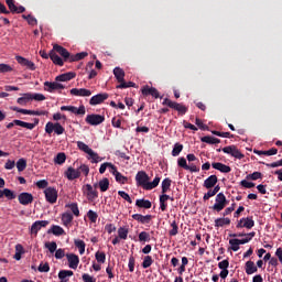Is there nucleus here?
<instances>
[{"instance_id":"nucleus-16","label":"nucleus","mask_w":282,"mask_h":282,"mask_svg":"<svg viewBox=\"0 0 282 282\" xmlns=\"http://www.w3.org/2000/svg\"><path fill=\"white\" fill-rule=\"evenodd\" d=\"M142 96H152V98H160V91L155 87H150L145 85L141 88Z\"/></svg>"},{"instance_id":"nucleus-43","label":"nucleus","mask_w":282,"mask_h":282,"mask_svg":"<svg viewBox=\"0 0 282 282\" xmlns=\"http://www.w3.org/2000/svg\"><path fill=\"white\" fill-rule=\"evenodd\" d=\"M74 243L78 248L79 254H85V247H86L85 241L80 239H75Z\"/></svg>"},{"instance_id":"nucleus-40","label":"nucleus","mask_w":282,"mask_h":282,"mask_svg":"<svg viewBox=\"0 0 282 282\" xmlns=\"http://www.w3.org/2000/svg\"><path fill=\"white\" fill-rule=\"evenodd\" d=\"M171 230L169 231L170 237H175L180 232V227L177 226V221L173 220L171 223Z\"/></svg>"},{"instance_id":"nucleus-62","label":"nucleus","mask_w":282,"mask_h":282,"mask_svg":"<svg viewBox=\"0 0 282 282\" xmlns=\"http://www.w3.org/2000/svg\"><path fill=\"white\" fill-rule=\"evenodd\" d=\"M229 265H230V261H228V259L223 260L218 263L219 270H228Z\"/></svg>"},{"instance_id":"nucleus-36","label":"nucleus","mask_w":282,"mask_h":282,"mask_svg":"<svg viewBox=\"0 0 282 282\" xmlns=\"http://www.w3.org/2000/svg\"><path fill=\"white\" fill-rule=\"evenodd\" d=\"M99 186L101 193H107L109 191V178L105 177L97 184Z\"/></svg>"},{"instance_id":"nucleus-19","label":"nucleus","mask_w":282,"mask_h":282,"mask_svg":"<svg viewBox=\"0 0 282 282\" xmlns=\"http://www.w3.org/2000/svg\"><path fill=\"white\" fill-rule=\"evenodd\" d=\"M73 78H76V73L75 72H68L61 74L55 77L56 83H67L69 80H73Z\"/></svg>"},{"instance_id":"nucleus-55","label":"nucleus","mask_w":282,"mask_h":282,"mask_svg":"<svg viewBox=\"0 0 282 282\" xmlns=\"http://www.w3.org/2000/svg\"><path fill=\"white\" fill-rule=\"evenodd\" d=\"M129 87H135V83H133V82H122V84H119L118 86H117V89H129Z\"/></svg>"},{"instance_id":"nucleus-48","label":"nucleus","mask_w":282,"mask_h":282,"mask_svg":"<svg viewBox=\"0 0 282 282\" xmlns=\"http://www.w3.org/2000/svg\"><path fill=\"white\" fill-rule=\"evenodd\" d=\"M45 248L51 252V254H54L56 252V249L58 248V245H56L55 241L46 242Z\"/></svg>"},{"instance_id":"nucleus-23","label":"nucleus","mask_w":282,"mask_h":282,"mask_svg":"<svg viewBox=\"0 0 282 282\" xmlns=\"http://www.w3.org/2000/svg\"><path fill=\"white\" fill-rule=\"evenodd\" d=\"M65 175H66L67 180H69L70 182L74 180H78V177H80V170H76L74 167H68L65 172Z\"/></svg>"},{"instance_id":"nucleus-35","label":"nucleus","mask_w":282,"mask_h":282,"mask_svg":"<svg viewBox=\"0 0 282 282\" xmlns=\"http://www.w3.org/2000/svg\"><path fill=\"white\" fill-rule=\"evenodd\" d=\"M12 111H17L18 113H23L24 116H36V111L34 110H28V109H21L19 107H11Z\"/></svg>"},{"instance_id":"nucleus-7","label":"nucleus","mask_w":282,"mask_h":282,"mask_svg":"<svg viewBox=\"0 0 282 282\" xmlns=\"http://www.w3.org/2000/svg\"><path fill=\"white\" fill-rule=\"evenodd\" d=\"M85 121L91 127H98V124H102V122H105V116L96 113L87 115Z\"/></svg>"},{"instance_id":"nucleus-9","label":"nucleus","mask_w":282,"mask_h":282,"mask_svg":"<svg viewBox=\"0 0 282 282\" xmlns=\"http://www.w3.org/2000/svg\"><path fill=\"white\" fill-rule=\"evenodd\" d=\"M55 54H59V56H62V58L64 59L65 63H67V61L70 63V59H72V55L69 54V51H67V48L58 45V44H55L53 46V50H52Z\"/></svg>"},{"instance_id":"nucleus-26","label":"nucleus","mask_w":282,"mask_h":282,"mask_svg":"<svg viewBox=\"0 0 282 282\" xmlns=\"http://www.w3.org/2000/svg\"><path fill=\"white\" fill-rule=\"evenodd\" d=\"M212 166L216 171H220V173H230V171H232V169H230V166H228L224 163H219V162L212 163Z\"/></svg>"},{"instance_id":"nucleus-53","label":"nucleus","mask_w":282,"mask_h":282,"mask_svg":"<svg viewBox=\"0 0 282 282\" xmlns=\"http://www.w3.org/2000/svg\"><path fill=\"white\" fill-rule=\"evenodd\" d=\"M87 217L91 221V224H96V221H98V214L91 209L88 210Z\"/></svg>"},{"instance_id":"nucleus-28","label":"nucleus","mask_w":282,"mask_h":282,"mask_svg":"<svg viewBox=\"0 0 282 282\" xmlns=\"http://www.w3.org/2000/svg\"><path fill=\"white\" fill-rule=\"evenodd\" d=\"M30 100H36V94L34 95L25 94L23 97L18 98V105H21L23 107L28 105Z\"/></svg>"},{"instance_id":"nucleus-21","label":"nucleus","mask_w":282,"mask_h":282,"mask_svg":"<svg viewBox=\"0 0 282 282\" xmlns=\"http://www.w3.org/2000/svg\"><path fill=\"white\" fill-rule=\"evenodd\" d=\"M217 182H219V178H217V175L213 174L204 181L203 186L207 189L215 188V186H217Z\"/></svg>"},{"instance_id":"nucleus-47","label":"nucleus","mask_w":282,"mask_h":282,"mask_svg":"<svg viewBox=\"0 0 282 282\" xmlns=\"http://www.w3.org/2000/svg\"><path fill=\"white\" fill-rule=\"evenodd\" d=\"M229 246H230V250H232L234 252H238L239 250V239L234 238L229 240Z\"/></svg>"},{"instance_id":"nucleus-59","label":"nucleus","mask_w":282,"mask_h":282,"mask_svg":"<svg viewBox=\"0 0 282 282\" xmlns=\"http://www.w3.org/2000/svg\"><path fill=\"white\" fill-rule=\"evenodd\" d=\"M177 164L181 169H184L185 171H187L188 163H186V159L184 156L177 159Z\"/></svg>"},{"instance_id":"nucleus-34","label":"nucleus","mask_w":282,"mask_h":282,"mask_svg":"<svg viewBox=\"0 0 282 282\" xmlns=\"http://www.w3.org/2000/svg\"><path fill=\"white\" fill-rule=\"evenodd\" d=\"M224 226H230V218H217L215 220V228H224Z\"/></svg>"},{"instance_id":"nucleus-52","label":"nucleus","mask_w":282,"mask_h":282,"mask_svg":"<svg viewBox=\"0 0 282 282\" xmlns=\"http://www.w3.org/2000/svg\"><path fill=\"white\" fill-rule=\"evenodd\" d=\"M28 166V163L25 162V159H20L17 162V169L21 173L22 171H25V167Z\"/></svg>"},{"instance_id":"nucleus-37","label":"nucleus","mask_w":282,"mask_h":282,"mask_svg":"<svg viewBox=\"0 0 282 282\" xmlns=\"http://www.w3.org/2000/svg\"><path fill=\"white\" fill-rule=\"evenodd\" d=\"M89 54L87 52L77 53L75 55H70V63H76L77 61H83V58H87Z\"/></svg>"},{"instance_id":"nucleus-38","label":"nucleus","mask_w":282,"mask_h":282,"mask_svg":"<svg viewBox=\"0 0 282 282\" xmlns=\"http://www.w3.org/2000/svg\"><path fill=\"white\" fill-rule=\"evenodd\" d=\"M184 151V145L182 143H175L172 150V156L177 158Z\"/></svg>"},{"instance_id":"nucleus-24","label":"nucleus","mask_w":282,"mask_h":282,"mask_svg":"<svg viewBox=\"0 0 282 282\" xmlns=\"http://www.w3.org/2000/svg\"><path fill=\"white\" fill-rule=\"evenodd\" d=\"M48 56L54 65H58V67H63L65 65V59L61 58L58 54H56L53 50L50 51Z\"/></svg>"},{"instance_id":"nucleus-63","label":"nucleus","mask_w":282,"mask_h":282,"mask_svg":"<svg viewBox=\"0 0 282 282\" xmlns=\"http://www.w3.org/2000/svg\"><path fill=\"white\" fill-rule=\"evenodd\" d=\"M84 282H96V278L89 275L88 273H84L82 275Z\"/></svg>"},{"instance_id":"nucleus-51","label":"nucleus","mask_w":282,"mask_h":282,"mask_svg":"<svg viewBox=\"0 0 282 282\" xmlns=\"http://www.w3.org/2000/svg\"><path fill=\"white\" fill-rule=\"evenodd\" d=\"M139 241H141V242L151 241V235H149V232H147V231H141L139 234Z\"/></svg>"},{"instance_id":"nucleus-42","label":"nucleus","mask_w":282,"mask_h":282,"mask_svg":"<svg viewBox=\"0 0 282 282\" xmlns=\"http://www.w3.org/2000/svg\"><path fill=\"white\" fill-rule=\"evenodd\" d=\"M115 180L116 182H118V184H127V182H129V178L124 175H122V173L117 172L115 174Z\"/></svg>"},{"instance_id":"nucleus-54","label":"nucleus","mask_w":282,"mask_h":282,"mask_svg":"<svg viewBox=\"0 0 282 282\" xmlns=\"http://www.w3.org/2000/svg\"><path fill=\"white\" fill-rule=\"evenodd\" d=\"M118 195L121 196L122 199H124L126 202H128V204H133V199H131V196H129V194L124 191H119Z\"/></svg>"},{"instance_id":"nucleus-30","label":"nucleus","mask_w":282,"mask_h":282,"mask_svg":"<svg viewBox=\"0 0 282 282\" xmlns=\"http://www.w3.org/2000/svg\"><path fill=\"white\" fill-rule=\"evenodd\" d=\"M48 235H55V237H61L63 235H65V229H63V227L58 226V225H53L51 227V229H48Z\"/></svg>"},{"instance_id":"nucleus-39","label":"nucleus","mask_w":282,"mask_h":282,"mask_svg":"<svg viewBox=\"0 0 282 282\" xmlns=\"http://www.w3.org/2000/svg\"><path fill=\"white\" fill-rule=\"evenodd\" d=\"M160 176H155L153 182H148L147 191H153V188H158L160 186Z\"/></svg>"},{"instance_id":"nucleus-57","label":"nucleus","mask_w":282,"mask_h":282,"mask_svg":"<svg viewBox=\"0 0 282 282\" xmlns=\"http://www.w3.org/2000/svg\"><path fill=\"white\" fill-rule=\"evenodd\" d=\"M39 272H50V263L48 262H41L37 267Z\"/></svg>"},{"instance_id":"nucleus-27","label":"nucleus","mask_w":282,"mask_h":282,"mask_svg":"<svg viewBox=\"0 0 282 282\" xmlns=\"http://www.w3.org/2000/svg\"><path fill=\"white\" fill-rule=\"evenodd\" d=\"M245 271L246 274H254L256 272H259V268L254 265V262L252 260H249L245 264Z\"/></svg>"},{"instance_id":"nucleus-22","label":"nucleus","mask_w":282,"mask_h":282,"mask_svg":"<svg viewBox=\"0 0 282 282\" xmlns=\"http://www.w3.org/2000/svg\"><path fill=\"white\" fill-rule=\"evenodd\" d=\"M7 6L12 13L22 14V12H25V8L23 6L17 7L14 0H7Z\"/></svg>"},{"instance_id":"nucleus-60","label":"nucleus","mask_w":282,"mask_h":282,"mask_svg":"<svg viewBox=\"0 0 282 282\" xmlns=\"http://www.w3.org/2000/svg\"><path fill=\"white\" fill-rule=\"evenodd\" d=\"M3 194H4V197H7V199H15L17 198V195H14V192H12L9 188H4Z\"/></svg>"},{"instance_id":"nucleus-31","label":"nucleus","mask_w":282,"mask_h":282,"mask_svg":"<svg viewBox=\"0 0 282 282\" xmlns=\"http://www.w3.org/2000/svg\"><path fill=\"white\" fill-rule=\"evenodd\" d=\"M171 184H173V181L170 177H166L161 183V193L163 195H166L167 191H171Z\"/></svg>"},{"instance_id":"nucleus-33","label":"nucleus","mask_w":282,"mask_h":282,"mask_svg":"<svg viewBox=\"0 0 282 282\" xmlns=\"http://www.w3.org/2000/svg\"><path fill=\"white\" fill-rule=\"evenodd\" d=\"M135 206H138V208H145L147 210H149V208H151L153 204L149 199L141 198L135 200Z\"/></svg>"},{"instance_id":"nucleus-3","label":"nucleus","mask_w":282,"mask_h":282,"mask_svg":"<svg viewBox=\"0 0 282 282\" xmlns=\"http://www.w3.org/2000/svg\"><path fill=\"white\" fill-rule=\"evenodd\" d=\"M98 183L94 184H86L83 186V194L87 197L88 202H94L95 199H98Z\"/></svg>"},{"instance_id":"nucleus-56","label":"nucleus","mask_w":282,"mask_h":282,"mask_svg":"<svg viewBox=\"0 0 282 282\" xmlns=\"http://www.w3.org/2000/svg\"><path fill=\"white\" fill-rule=\"evenodd\" d=\"M111 124L115 127V129H122V120L118 119V117L112 118Z\"/></svg>"},{"instance_id":"nucleus-41","label":"nucleus","mask_w":282,"mask_h":282,"mask_svg":"<svg viewBox=\"0 0 282 282\" xmlns=\"http://www.w3.org/2000/svg\"><path fill=\"white\" fill-rule=\"evenodd\" d=\"M65 160H67V155H65V153L59 152L57 153V155L54 159V163L55 164H65Z\"/></svg>"},{"instance_id":"nucleus-32","label":"nucleus","mask_w":282,"mask_h":282,"mask_svg":"<svg viewBox=\"0 0 282 282\" xmlns=\"http://www.w3.org/2000/svg\"><path fill=\"white\" fill-rule=\"evenodd\" d=\"M72 221H74V215H72V213H64L62 215L63 226H65L66 228H69V226L72 225Z\"/></svg>"},{"instance_id":"nucleus-15","label":"nucleus","mask_w":282,"mask_h":282,"mask_svg":"<svg viewBox=\"0 0 282 282\" xmlns=\"http://www.w3.org/2000/svg\"><path fill=\"white\" fill-rule=\"evenodd\" d=\"M44 87H45V91H48L50 94L58 89H65V86L58 82H45Z\"/></svg>"},{"instance_id":"nucleus-12","label":"nucleus","mask_w":282,"mask_h":282,"mask_svg":"<svg viewBox=\"0 0 282 282\" xmlns=\"http://www.w3.org/2000/svg\"><path fill=\"white\" fill-rule=\"evenodd\" d=\"M108 98H109V94L107 93L97 94L90 98L89 105L91 107H96V105H102V102H105V100H107Z\"/></svg>"},{"instance_id":"nucleus-4","label":"nucleus","mask_w":282,"mask_h":282,"mask_svg":"<svg viewBox=\"0 0 282 282\" xmlns=\"http://www.w3.org/2000/svg\"><path fill=\"white\" fill-rule=\"evenodd\" d=\"M162 105L170 107V109H174V111H178L180 116H185V113L188 111V107L184 106L183 104L172 101L169 98H165Z\"/></svg>"},{"instance_id":"nucleus-6","label":"nucleus","mask_w":282,"mask_h":282,"mask_svg":"<svg viewBox=\"0 0 282 282\" xmlns=\"http://www.w3.org/2000/svg\"><path fill=\"white\" fill-rule=\"evenodd\" d=\"M223 152L227 153V155H231V158H236V160H243L246 155L239 151L237 145H228L223 148Z\"/></svg>"},{"instance_id":"nucleus-18","label":"nucleus","mask_w":282,"mask_h":282,"mask_svg":"<svg viewBox=\"0 0 282 282\" xmlns=\"http://www.w3.org/2000/svg\"><path fill=\"white\" fill-rule=\"evenodd\" d=\"M70 95L79 96L82 98H89V96H91V90H89L87 88H72Z\"/></svg>"},{"instance_id":"nucleus-58","label":"nucleus","mask_w":282,"mask_h":282,"mask_svg":"<svg viewBox=\"0 0 282 282\" xmlns=\"http://www.w3.org/2000/svg\"><path fill=\"white\" fill-rule=\"evenodd\" d=\"M36 186L37 188L46 191L47 186H50V182H47V180H40L36 182Z\"/></svg>"},{"instance_id":"nucleus-20","label":"nucleus","mask_w":282,"mask_h":282,"mask_svg":"<svg viewBox=\"0 0 282 282\" xmlns=\"http://www.w3.org/2000/svg\"><path fill=\"white\" fill-rule=\"evenodd\" d=\"M18 199L20 204H22V206H28V204H32V202H34V196H32V194L30 193L24 192L18 196Z\"/></svg>"},{"instance_id":"nucleus-46","label":"nucleus","mask_w":282,"mask_h":282,"mask_svg":"<svg viewBox=\"0 0 282 282\" xmlns=\"http://www.w3.org/2000/svg\"><path fill=\"white\" fill-rule=\"evenodd\" d=\"M75 217H80V209H78V203H72L67 205Z\"/></svg>"},{"instance_id":"nucleus-8","label":"nucleus","mask_w":282,"mask_h":282,"mask_svg":"<svg viewBox=\"0 0 282 282\" xmlns=\"http://www.w3.org/2000/svg\"><path fill=\"white\" fill-rule=\"evenodd\" d=\"M44 195L48 204H56L58 199V191H56V188L47 187L46 189H44Z\"/></svg>"},{"instance_id":"nucleus-10","label":"nucleus","mask_w":282,"mask_h":282,"mask_svg":"<svg viewBox=\"0 0 282 282\" xmlns=\"http://www.w3.org/2000/svg\"><path fill=\"white\" fill-rule=\"evenodd\" d=\"M236 228H247V230H252V228H254V219H252V217H243L237 221Z\"/></svg>"},{"instance_id":"nucleus-29","label":"nucleus","mask_w":282,"mask_h":282,"mask_svg":"<svg viewBox=\"0 0 282 282\" xmlns=\"http://www.w3.org/2000/svg\"><path fill=\"white\" fill-rule=\"evenodd\" d=\"M113 76L115 78H117V82L120 83V85H122L123 80H124V69L120 68V67H115L113 68Z\"/></svg>"},{"instance_id":"nucleus-1","label":"nucleus","mask_w":282,"mask_h":282,"mask_svg":"<svg viewBox=\"0 0 282 282\" xmlns=\"http://www.w3.org/2000/svg\"><path fill=\"white\" fill-rule=\"evenodd\" d=\"M77 148L79 149V151L87 153V155H89V158H91L93 164H98V162H102V158H100V155H98V153H96L91 148H89V145H87V143H85L83 141H77Z\"/></svg>"},{"instance_id":"nucleus-44","label":"nucleus","mask_w":282,"mask_h":282,"mask_svg":"<svg viewBox=\"0 0 282 282\" xmlns=\"http://www.w3.org/2000/svg\"><path fill=\"white\" fill-rule=\"evenodd\" d=\"M151 265H153V257L145 256L143 258L142 268L147 270V268H151Z\"/></svg>"},{"instance_id":"nucleus-25","label":"nucleus","mask_w":282,"mask_h":282,"mask_svg":"<svg viewBox=\"0 0 282 282\" xmlns=\"http://www.w3.org/2000/svg\"><path fill=\"white\" fill-rule=\"evenodd\" d=\"M160 209L162 213H166V208H169V194H162L159 196Z\"/></svg>"},{"instance_id":"nucleus-13","label":"nucleus","mask_w":282,"mask_h":282,"mask_svg":"<svg viewBox=\"0 0 282 282\" xmlns=\"http://www.w3.org/2000/svg\"><path fill=\"white\" fill-rule=\"evenodd\" d=\"M61 111H69L70 113H75V116H85L86 110L85 107L82 105L79 108L75 106H62Z\"/></svg>"},{"instance_id":"nucleus-2","label":"nucleus","mask_w":282,"mask_h":282,"mask_svg":"<svg viewBox=\"0 0 282 282\" xmlns=\"http://www.w3.org/2000/svg\"><path fill=\"white\" fill-rule=\"evenodd\" d=\"M227 204H229L226 195L224 193H218L215 198V204L210 207L215 213H221L224 208H226Z\"/></svg>"},{"instance_id":"nucleus-17","label":"nucleus","mask_w":282,"mask_h":282,"mask_svg":"<svg viewBox=\"0 0 282 282\" xmlns=\"http://www.w3.org/2000/svg\"><path fill=\"white\" fill-rule=\"evenodd\" d=\"M66 259L68 261V267L72 270H76L78 268V263H80V258L76 253H67Z\"/></svg>"},{"instance_id":"nucleus-64","label":"nucleus","mask_w":282,"mask_h":282,"mask_svg":"<svg viewBox=\"0 0 282 282\" xmlns=\"http://www.w3.org/2000/svg\"><path fill=\"white\" fill-rule=\"evenodd\" d=\"M65 257V249L55 250V259H63Z\"/></svg>"},{"instance_id":"nucleus-11","label":"nucleus","mask_w":282,"mask_h":282,"mask_svg":"<svg viewBox=\"0 0 282 282\" xmlns=\"http://www.w3.org/2000/svg\"><path fill=\"white\" fill-rule=\"evenodd\" d=\"M135 182L138 186H142L147 191V185L149 184V174L144 171H139L135 175Z\"/></svg>"},{"instance_id":"nucleus-45","label":"nucleus","mask_w":282,"mask_h":282,"mask_svg":"<svg viewBox=\"0 0 282 282\" xmlns=\"http://www.w3.org/2000/svg\"><path fill=\"white\" fill-rule=\"evenodd\" d=\"M247 180H251L252 182H257V180H263V174L261 172H253L246 177Z\"/></svg>"},{"instance_id":"nucleus-61","label":"nucleus","mask_w":282,"mask_h":282,"mask_svg":"<svg viewBox=\"0 0 282 282\" xmlns=\"http://www.w3.org/2000/svg\"><path fill=\"white\" fill-rule=\"evenodd\" d=\"M12 72V66L8 64H0V74H8Z\"/></svg>"},{"instance_id":"nucleus-50","label":"nucleus","mask_w":282,"mask_h":282,"mask_svg":"<svg viewBox=\"0 0 282 282\" xmlns=\"http://www.w3.org/2000/svg\"><path fill=\"white\" fill-rule=\"evenodd\" d=\"M128 236H129V229H126L123 227H120L118 229V237H119V239L126 240Z\"/></svg>"},{"instance_id":"nucleus-49","label":"nucleus","mask_w":282,"mask_h":282,"mask_svg":"<svg viewBox=\"0 0 282 282\" xmlns=\"http://www.w3.org/2000/svg\"><path fill=\"white\" fill-rule=\"evenodd\" d=\"M95 258L98 263H105L107 261V254L105 252L97 251Z\"/></svg>"},{"instance_id":"nucleus-5","label":"nucleus","mask_w":282,"mask_h":282,"mask_svg":"<svg viewBox=\"0 0 282 282\" xmlns=\"http://www.w3.org/2000/svg\"><path fill=\"white\" fill-rule=\"evenodd\" d=\"M45 131L48 134L56 133V135H63L65 133V128L58 122L53 123L52 121H48L45 126Z\"/></svg>"},{"instance_id":"nucleus-14","label":"nucleus","mask_w":282,"mask_h":282,"mask_svg":"<svg viewBox=\"0 0 282 282\" xmlns=\"http://www.w3.org/2000/svg\"><path fill=\"white\" fill-rule=\"evenodd\" d=\"M132 219H134V221H138V224H142L143 226H148L149 224H151L153 216L152 215H142V214H133L132 215Z\"/></svg>"}]
</instances>
